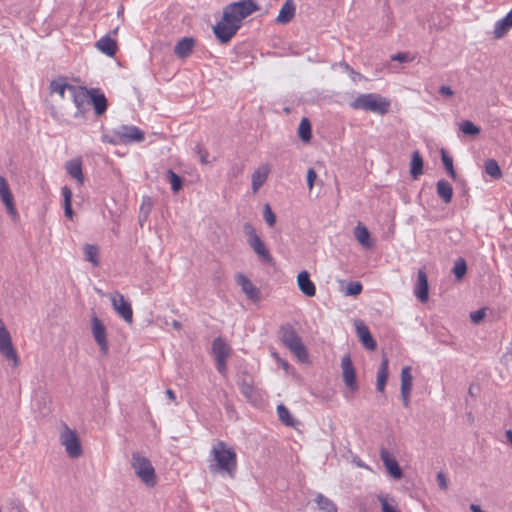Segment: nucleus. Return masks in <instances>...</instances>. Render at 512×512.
Segmentation results:
<instances>
[{"label":"nucleus","mask_w":512,"mask_h":512,"mask_svg":"<svg viewBox=\"0 0 512 512\" xmlns=\"http://www.w3.org/2000/svg\"><path fill=\"white\" fill-rule=\"evenodd\" d=\"M131 467L139 480L149 488L157 485V475L151 461L140 453H133Z\"/></svg>","instance_id":"obj_4"},{"label":"nucleus","mask_w":512,"mask_h":512,"mask_svg":"<svg viewBox=\"0 0 512 512\" xmlns=\"http://www.w3.org/2000/svg\"><path fill=\"white\" fill-rule=\"evenodd\" d=\"M236 283L241 287L243 293L247 298L251 300H257L259 298L258 289L252 284V282L242 273H238L235 277Z\"/></svg>","instance_id":"obj_21"},{"label":"nucleus","mask_w":512,"mask_h":512,"mask_svg":"<svg viewBox=\"0 0 512 512\" xmlns=\"http://www.w3.org/2000/svg\"><path fill=\"white\" fill-rule=\"evenodd\" d=\"M350 107L355 110H364L384 115L390 108V101L379 94L367 93L356 97L350 104Z\"/></svg>","instance_id":"obj_3"},{"label":"nucleus","mask_w":512,"mask_h":512,"mask_svg":"<svg viewBox=\"0 0 512 512\" xmlns=\"http://www.w3.org/2000/svg\"><path fill=\"white\" fill-rule=\"evenodd\" d=\"M0 198L3 202V204L6 207L7 212L9 215L14 219L17 220L19 215L14 205V198L13 194L10 190V187L8 185V182L6 179L0 175Z\"/></svg>","instance_id":"obj_12"},{"label":"nucleus","mask_w":512,"mask_h":512,"mask_svg":"<svg viewBox=\"0 0 512 512\" xmlns=\"http://www.w3.org/2000/svg\"><path fill=\"white\" fill-rule=\"evenodd\" d=\"M316 178H317L316 172L314 171V169L310 168L307 172V184H308L309 190H311L313 188Z\"/></svg>","instance_id":"obj_49"},{"label":"nucleus","mask_w":512,"mask_h":512,"mask_svg":"<svg viewBox=\"0 0 512 512\" xmlns=\"http://www.w3.org/2000/svg\"><path fill=\"white\" fill-rule=\"evenodd\" d=\"M91 329L96 343L99 345L103 355H107L109 351L106 327L96 316L91 319Z\"/></svg>","instance_id":"obj_11"},{"label":"nucleus","mask_w":512,"mask_h":512,"mask_svg":"<svg viewBox=\"0 0 512 512\" xmlns=\"http://www.w3.org/2000/svg\"><path fill=\"white\" fill-rule=\"evenodd\" d=\"M263 216H264V219L266 221V223L269 225V226H274L275 222H276V216L275 214L273 213V211L271 210V207L266 204L264 206V213H263Z\"/></svg>","instance_id":"obj_45"},{"label":"nucleus","mask_w":512,"mask_h":512,"mask_svg":"<svg viewBox=\"0 0 512 512\" xmlns=\"http://www.w3.org/2000/svg\"><path fill=\"white\" fill-rule=\"evenodd\" d=\"M439 92L444 95V96H452L454 94V92L452 91V89L448 86H441L440 89H439Z\"/></svg>","instance_id":"obj_53"},{"label":"nucleus","mask_w":512,"mask_h":512,"mask_svg":"<svg viewBox=\"0 0 512 512\" xmlns=\"http://www.w3.org/2000/svg\"><path fill=\"white\" fill-rule=\"evenodd\" d=\"M70 95L77 110L83 113L91 98L92 89L88 90L86 87L73 85L70 88Z\"/></svg>","instance_id":"obj_13"},{"label":"nucleus","mask_w":512,"mask_h":512,"mask_svg":"<svg viewBox=\"0 0 512 512\" xmlns=\"http://www.w3.org/2000/svg\"><path fill=\"white\" fill-rule=\"evenodd\" d=\"M355 326L357 335L363 346L368 350H375L377 346L376 341L373 339L369 328L362 321H357Z\"/></svg>","instance_id":"obj_18"},{"label":"nucleus","mask_w":512,"mask_h":512,"mask_svg":"<svg viewBox=\"0 0 512 512\" xmlns=\"http://www.w3.org/2000/svg\"><path fill=\"white\" fill-rule=\"evenodd\" d=\"M61 194L63 196V206H64V213L65 216L72 220L74 216V212L72 210V191L68 186H64L61 189Z\"/></svg>","instance_id":"obj_35"},{"label":"nucleus","mask_w":512,"mask_h":512,"mask_svg":"<svg viewBox=\"0 0 512 512\" xmlns=\"http://www.w3.org/2000/svg\"><path fill=\"white\" fill-rule=\"evenodd\" d=\"M343 380L345 384L353 391L357 389L356 374L349 355H345L341 360Z\"/></svg>","instance_id":"obj_16"},{"label":"nucleus","mask_w":512,"mask_h":512,"mask_svg":"<svg viewBox=\"0 0 512 512\" xmlns=\"http://www.w3.org/2000/svg\"><path fill=\"white\" fill-rule=\"evenodd\" d=\"M95 47L100 52H102L103 54H105L109 57H114L117 52V49H118L116 40L113 39L112 37H110L109 35H105V36L101 37L95 43Z\"/></svg>","instance_id":"obj_22"},{"label":"nucleus","mask_w":512,"mask_h":512,"mask_svg":"<svg viewBox=\"0 0 512 512\" xmlns=\"http://www.w3.org/2000/svg\"><path fill=\"white\" fill-rule=\"evenodd\" d=\"M144 140V132L136 126L123 125L114 131V138L109 139L111 144H130L134 142H142Z\"/></svg>","instance_id":"obj_7"},{"label":"nucleus","mask_w":512,"mask_h":512,"mask_svg":"<svg viewBox=\"0 0 512 512\" xmlns=\"http://www.w3.org/2000/svg\"><path fill=\"white\" fill-rule=\"evenodd\" d=\"M280 338L285 346L289 348L300 361H306L308 359L306 348L292 326L281 327Z\"/></svg>","instance_id":"obj_5"},{"label":"nucleus","mask_w":512,"mask_h":512,"mask_svg":"<svg viewBox=\"0 0 512 512\" xmlns=\"http://www.w3.org/2000/svg\"><path fill=\"white\" fill-rule=\"evenodd\" d=\"M485 172L495 179H499L502 176L501 169L494 159H488L485 162Z\"/></svg>","instance_id":"obj_40"},{"label":"nucleus","mask_w":512,"mask_h":512,"mask_svg":"<svg viewBox=\"0 0 512 512\" xmlns=\"http://www.w3.org/2000/svg\"><path fill=\"white\" fill-rule=\"evenodd\" d=\"M413 386L411 367L405 366L401 370V397L404 407H409L410 394Z\"/></svg>","instance_id":"obj_14"},{"label":"nucleus","mask_w":512,"mask_h":512,"mask_svg":"<svg viewBox=\"0 0 512 512\" xmlns=\"http://www.w3.org/2000/svg\"><path fill=\"white\" fill-rule=\"evenodd\" d=\"M412 59L413 58H410L408 53H402V52L391 56V60L399 61V62L411 61Z\"/></svg>","instance_id":"obj_50"},{"label":"nucleus","mask_w":512,"mask_h":512,"mask_svg":"<svg viewBox=\"0 0 512 512\" xmlns=\"http://www.w3.org/2000/svg\"><path fill=\"white\" fill-rule=\"evenodd\" d=\"M414 295L422 303H426L429 299L428 278L423 269L418 270L417 281L414 286Z\"/></svg>","instance_id":"obj_15"},{"label":"nucleus","mask_w":512,"mask_h":512,"mask_svg":"<svg viewBox=\"0 0 512 512\" xmlns=\"http://www.w3.org/2000/svg\"><path fill=\"white\" fill-rule=\"evenodd\" d=\"M270 174V167L268 164L260 165L252 174V190L257 193L260 187L266 182Z\"/></svg>","instance_id":"obj_23"},{"label":"nucleus","mask_w":512,"mask_h":512,"mask_svg":"<svg viewBox=\"0 0 512 512\" xmlns=\"http://www.w3.org/2000/svg\"><path fill=\"white\" fill-rule=\"evenodd\" d=\"M168 177L171 188L174 192H178L182 187V179L172 170H168Z\"/></svg>","instance_id":"obj_43"},{"label":"nucleus","mask_w":512,"mask_h":512,"mask_svg":"<svg viewBox=\"0 0 512 512\" xmlns=\"http://www.w3.org/2000/svg\"><path fill=\"white\" fill-rule=\"evenodd\" d=\"M166 395L168 396V398H169L171 401H175V400H176V395H175V393H174V391H173V390L168 389V390L166 391Z\"/></svg>","instance_id":"obj_56"},{"label":"nucleus","mask_w":512,"mask_h":512,"mask_svg":"<svg viewBox=\"0 0 512 512\" xmlns=\"http://www.w3.org/2000/svg\"><path fill=\"white\" fill-rule=\"evenodd\" d=\"M67 173L73 177L79 185L84 183V175L82 172V160L81 158H75L68 161L65 165Z\"/></svg>","instance_id":"obj_25"},{"label":"nucleus","mask_w":512,"mask_h":512,"mask_svg":"<svg viewBox=\"0 0 512 512\" xmlns=\"http://www.w3.org/2000/svg\"><path fill=\"white\" fill-rule=\"evenodd\" d=\"M423 173V159L419 151H414L410 163V174L417 179Z\"/></svg>","instance_id":"obj_33"},{"label":"nucleus","mask_w":512,"mask_h":512,"mask_svg":"<svg viewBox=\"0 0 512 512\" xmlns=\"http://www.w3.org/2000/svg\"><path fill=\"white\" fill-rule=\"evenodd\" d=\"M380 456L389 474L394 479H401L403 476L402 470L398 465V462L390 455V453L387 450L382 449Z\"/></svg>","instance_id":"obj_19"},{"label":"nucleus","mask_w":512,"mask_h":512,"mask_svg":"<svg viewBox=\"0 0 512 512\" xmlns=\"http://www.w3.org/2000/svg\"><path fill=\"white\" fill-rule=\"evenodd\" d=\"M362 284L360 282H351L347 286L346 294L357 296L362 292Z\"/></svg>","instance_id":"obj_46"},{"label":"nucleus","mask_w":512,"mask_h":512,"mask_svg":"<svg viewBox=\"0 0 512 512\" xmlns=\"http://www.w3.org/2000/svg\"><path fill=\"white\" fill-rule=\"evenodd\" d=\"M84 253L86 260L91 262L94 266H98L99 264V250L98 247L95 245L87 244L84 247Z\"/></svg>","instance_id":"obj_39"},{"label":"nucleus","mask_w":512,"mask_h":512,"mask_svg":"<svg viewBox=\"0 0 512 512\" xmlns=\"http://www.w3.org/2000/svg\"><path fill=\"white\" fill-rule=\"evenodd\" d=\"M173 326H174L175 328H179V327H180V323H179V322H177V321H175V322L173 323Z\"/></svg>","instance_id":"obj_58"},{"label":"nucleus","mask_w":512,"mask_h":512,"mask_svg":"<svg viewBox=\"0 0 512 512\" xmlns=\"http://www.w3.org/2000/svg\"><path fill=\"white\" fill-rule=\"evenodd\" d=\"M437 480L441 489H447V481L443 473L440 472L437 474Z\"/></svg>","instance_id":"obj_52"},{"label":"nucleus","mask_w":512,"mask_h":512,"mask_svg":"<svg viewBox=\"0 0 512 512\" xmlns=\"http://www.w3.org/2000/svg\"><path fill=\"white\" fill-rule=\"evenodd\" d=\"M512 28V9L502 19L498 20L494 25V37L496 39L502 38Z\"/></svg>","instance_id":"obj_27"},{"label":"nucleus","mask_w":512,"mask_h":512,"mask_svg":"<svg viewBox=\"0 0 512 512\" xmlns=\"http://www.w3.org/2000/svg\"><path fill=\"white\" fill-rule=\"evenodd\" d=\"M466 270H467V266H466V262L464 259H459L458 261H456L454 268H453V272H454L456 278L461 279L465 275Z\"/></svg>","instance_id":"obj_44"},{"label":"nucleus","mask_w":512,"mask_h":512,"mask_svg":"<svg viewBox=\"0 0 512 512\" xmlns=\"http://www.w3.org/2000/svg\"><path fill=\"white\" fill-rule=\"evenodd\" d=\"M314 501L321 512H338L337 505L322 493H317Z\"/></svg>","instance_id":"obj_31"},{"label":"nucleus","mask_w":512,"mask_h":512,"mask_svg":"<svg viewBox=\"0 0 512 512\" xmlns=\"http://www.w3.org/2000/svg\"><path fill=\"white\" fill-rule=\"evenodd\" d=\"M113 309L127 323L133 322V310L131 303L125 299L120 292H113L109 295Z\"/></svg>","instance_id":"obj_9"},{"label":"nucleus","mask_w":512,"mask_h":512,"mask_svg":"<svg viewBox=\"0 0 512 512\" xmlns=\"http://www.w3.org/2000/svg\"><path fill=\"white\" fill-rule=\"evenodd\" d=\"M389 376L388 359L384 357L377 371L376 388L383 393Z\"/></svg>","instance_id":"obj_30"},{"label":"nucleus","mask_w":512,"mask_h":512,"mask_svg":"<svg viewBox=\"0 0 512 512\" xmlns=\"http://www.w3.org/2000/svg\"><path fill=\"white\" fill-rule=\"evenodd\" d=\"M227 359L228 358H215L217 371L222 375H226L227 373Z\"/></svg>","instance_id":"obj_47"},{"label":"nucleus","mask_w":512,"mask_h":512,"mask_svg":"<svg viewBox=\"0 0 512 512\" xmlns=\"http://www.w3.org/2000/svg\"><path fill=\"white\" fill-rule=\"evenodd\" d=\"M259 9L254 0H241L223 9V15L212 30L221 44L232 40L241 27L242 21Z\"/></svg>","instance_id":"obj_1"},{"label":"nucleus","mask_w":512,"mask_h":512,"mask_svg":"<svg viewBox=\"0 0 512 512\" xmlns=\"http://www.w3.org/2000/svg\"><path fill=\"white\" fill-rule=\"evenodd\" d=\"M211 465L213 472L227 475L234 478L238 468L237 454L234 448L227 445L224 441H217L211 449Z\"/></svg>","instance_id":"obj_2"},{"label":"nucleus","mask_w":512,"mask_h":512,"mask_svg":"<svg viewBox=\"0 0 512 512\" xmlns=\"http://www.w3.org/2000/svg\"><path fill=\"white\" fill-rule=\"evenodd\" d=\"M207 157H208V153L206 151L200 150V161H201V163H203V164L208 163Z\"/></svg>","instance_id":"obj_54"},{"label":"nucleus","mask_w":512,"mask_h":512,"mask_svg":"<svg viewBox=\"0 0 512 512\" xmlns=\"http://www.w3.org/2000/svg\"><path fill=\"white\" fill-rule=\"evenodd\" d=\"M212 352L215 358H229L232 350L223 338L217 337L212 343Z\"/></svg>","instance_id":"obj_29"},{"label":"nucleus","mask_w":512,"mask_h":512,"mask_svg":"<svg viewBox=\"0 0 512 512\" xmlns=\"http://www.w3.org/2000/svg\"><path fill=\"white\" fill-rule=\"evenodd\" d=\"M0 354L10 362L13 367L20 365V358L13 345L12 337L2 319H0Z\"/></svg>","instance_id":"obj_6"},{"label":"nucleus","mask_w":512,"mask_h":512,"mask_svg":"<svg viewBox=\"0 0 512 512\" xmlns=\"http://www.w3.org/2000/svg\"><path fill=\"white\" fill-rule=\"evenodd\" d=\"M470 509H471L472 512H485L476 504H472L470 506Z\"/></svg>","instance_id":"obj_57"},{"label":"nucleus","mask_w":512,"mask_h":512,"mask_svg":"<svg viewBox=\"0 0 512 512\" xmlns=\"http://www.w3.org/2000/svg\"><path fill=\"white\" fill-rule=\"evenodd\" d=\"M295 12L296 5L294 0H286L275 19L276 23L282 25L288 24L294 18Z\"/></svg>","instance_id":"obj_20"},{"label":"nucleus","mask_w":512,"mask_h":512,"mask_svg":"<svg viewBox=\"0 0 512 512\" xmlns=\"http://www.w3.org/2000/svg\"><path fill=\"white\" fill-rule=\"evenodd\" d=\"M345 67H346V69H347V70H349V71H350L351 75H353V79H354V80L356 79V77H358V78H361V77H362V75H361L360 73L355 72L353 69H351V68L349 67V65H347V64H346V65H345Z\"/></svg>","instance_id":"obj_55"},{"label":"nucleus","mask_w":512,"mask_h":512,"mask_svg":"<svg viewBox=\"0 0 512 512\" xmlns=\"http://www.w3.org/2000/svg\"><path fill=\"white\" fill-rule=\"evenodd\" d=\"M297 285L299 290L307 297H313L316 294V286L310 279L309 273L304 270L297 275Z\"/></svg>","instance_id":"obj_17"},{"label":"nucleus","mask_w":512,"mask_h":512,"mask_svg":"<svg viewBox=\"0 0 512 512\" xmlns=\"http://www.w3.org/2000/svg\"><path fill=\"white\" fill-rule=\"evenodd\" d=\"M195 47V40L192 37H184L179 40L175 47L174 53L178 58L184 59L187 58L193 51Z\"/></svg>","instance_id":"obj_24"},{"label":"nucleus","mask_w":512,"mask_h":512,"mask_svg":"<svg viewBox=\"0 0 512 512\" xmlns=\"http://www.w3.org/2000/svg\"><path fill=\"white\" fill-rule=\"evenodd\" d=\"M244 232L248 237V243L254 252L261 257L262 259L269 261L271 260V256L269 251L266 249L265 244L261 240V238L257 235L255 229L250 224L244 225Z\"/></svg>","instance_id":"obj_10"},{"label":"nucleus","mask_w":512,"mask_h":512,"mask_svg":"<svg viewBox=\"0 0 512 512\" xmlns=\"http://www.w3.org/2000/svg\"><path fill=\"white\" fill-rule=\"evenodd\" d=\"M459 128L466 135H477L480 133V128L469 120L461 122Z\"/></svg>","instance_id":"obj_41"},{"label":"nucleus","mask_w":512,"mask_h":512,"mask_svg":"<svg viewBox=\"0 0 512 512\" xmlns=\"http://www.w3.org/2000/svg\"><path fill=\"white\" fill-rule=\"evenodd\" d=\"M277 414L279 419L286 426L294 427L296 425V421L292 417L290 411L283 404L277 406Z\"/></svg>","instance_id":"obj_38"},{"label":"nucleus","mask_w":512,"mask_h":512,"mask_svg":"<svg viewBox=\"0 0 512 512\" xmlns=\"http://www.w3.org/2000/svg\"><path fill=\"white\" fill-rule=\"evenodd\" d=\"M354 234H355V237L357 239V241L364 247L366 248H371L373 243L370 239V233L368 231V229L361 225V224H358L354 230Z\"/></svg>","instance_id":"obj_34"},{"label":"nucleus","mask_w":512,"mask_h":512,"mask_svg":"<svg viewBox=\"0 0 512 512\" xmlns=\"http://www.w3.org/2000/svg\"><path fill=\"white\" fill-rule=\"evenodd\" d=\"M240 389L242 394H244L247 398H250L252 396L253 387L251 385L243 383Z\"/></svg>","instance_id":"obj_51"},{"label":"nucleus","mask_w":512,"mask_h":512,"mask_svg":"<svg viewBox=\"0 0 512 512\" xmlns=\"http://www.w3.org/2000/svg\"><path fill=\"white\" fill-rule=\"evenodd\" d=\"M437 194L444 201V203L448 204L451 202L453 197V188L449 182L446 180H439L436 184Z\"/></svg>","instance_id":"obj_32"},{"label":"nucleus","mask_w":512,"mask_h":512,"mask_svg":"<svg viewBox=\"0 0 512 512\" xmlns=\"http://www.w3.org/2000/svg\"><path fill=\"white\" fill-rule=\"evenodd\" d=\"M298 135L303 142H309L311 140V123L308 118H302L300 121Z\"/></svg>","instance_id":"obj_37"},{"label":"nucleus","mask_w":512,"mask_h":512,"mask_svg":"<svg viewBox=\"0 0 512 512\" xmlns=\"http://www.w3.org/2000/svg\"><path fill=\"white\" fill-rule=\"evenodd\" d=\"M95 114L98 116L103 115L107 110V99L103 93H100L98 89H92V95L90 98Z\"/></svg>","instance_id":"obj_28"},{"label":"nucleus","mask_w":512,"mask_h":512,"mask_svg":"<svg viewBox=\"0 0 512 512\" xmlns=\"http://www.w3.org/2000/svg\"><path fill=\"white\" fill-rule=\"evenodd\" d=\"M378 501L381 504L382 512H401L398 509L395 499L389 495H378Z\"/></svg>","instance_id":"obj_36"},{"label":"nucleus","mask_w":512,"mask_h":512,"mask_svg":"<svg viewBox=\"0 0 512 512\" xmlns=\"http://www.w3.org/2000/svg\"><path fill=\"white\" fill-rule=\"evenodd\" d=\"M486 313L484 309H479L477 311H474L470 314V318L472 322L479 323L484 317Z\"/></svg>","instance_id":"obj_48"},{"label":"nucleus","mask_w":512,"mask_h":512,"mask_svg":"<svg viewBox=\"0 0 512 512\" xmlns=\"http://www.w3.org/2000/svg\"><path fill=\"white\" fill-rule=\"evenodd\" d=\"M442 161H443V164H444V166H445V168H446V170H447V172H448L449 176H450L453 180H455V179H456V177H457V174H456V172H455V170H454V167H453V160H452V158H451L450 156H448V155L446 154V152H445V151H443V150H442Z\"/></svg>","instance_id":"obj_42"},{"label":"nucleus","mask_w":512,"mask_h":512,"mask_svg":"<svg viewBox=\"0 0 512 512\" xmlns=\"http://www.w3.org/2000/svg\"><path fill=\"white\" fill-rule=\"evenodd\" d=\"M60 442L65 447V451L71 458H78L82 455L80 440L75 431L66 424L63 425L60 433Z\"/></svg>","instance_id":"obj_8"},{"label":"nucleus","mask_w":512,"mask_h":512,"mask_svg":"<svg viewBox=\"0 0 512 512\" xmlns=\"http://www.w3.org/2000/svg\"><path fill=\"white\" fill-rule=\"evenodd\" d=\"M73 87V85L68 83L67 78L65 77H58L56 79H53L50 82V93L58 94L59 97L64 100L65 99V93L66 91L70 92V88Z\"/></svg>","instance_id":"obj_26"}]
</instances>
